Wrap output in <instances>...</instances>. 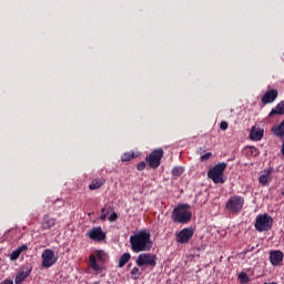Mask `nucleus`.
Wrapping results in <instances>:
<instances>
[{
  "instance_id": "f257e3e1",
  "label": "nucleus",
  "mask_w": 284,
  "mask_h": 284,
  "mask_svg": "<svg viewBox=\"0 0 284 284\" xmlns=\"http://www.w3.org/2000/svg\"><path fill=\"white\" fill-rule=\"evenodd\" d=\"M130 244L132 252L139 254V252H150L152 250V241L150 240V233L146 230L138 231L130 236Z\"/></svg>"
},
{
  "instance_id": "f03ea898",
  "label": "nucleus",
  "mask_w": 284,
  "mask_h": 284,
  "mask_svg": "<svg viewBox=\"0 0 284 284\" xmlns=\"http://www.w3.org/2000/svg\"><path fill=\"white\" fill-rule=\"evenodd\" d=\"M172 219L174 223H190L192 220V211H190V204H180L172 212Z\"/></svg>"
},
{
  "instance_id": "7ed1b4c3",
  "label": "nucleus",
  "mask_w": 284,
  "mask_h": 284,
  "mask_svg": "<svg viewBox=\"0 0 284 284\" xmlns=\"http://www.w3.org/2000/svg\"><path fill=\"white\" fill-rule=\"evenodd\" d=\"M227 168V163L221 162L216 164L214 168H212L207 172L209 179L213 181V183H225V178H223V172H225V169Z\"/></svg>"
},
{
  "instance_id": "20e7f679",
  "label": "nucleus",
  "mask_w": 284,
  "mask_h": 284,
  "mask_svg": "<svg viewBox=\"0 0 284 284\" xmlns=\"http://www.w3.org/2000/svg\"><path fill=\"white\" fill-rule=\"evenodd\" d=\"M274 224V219L270 216V214H260L255 220V230L257 232H270L272 230V225Z\"/></svg>"
},
{
  "instance_id": "39448f33",
  "label": "nucleus",
  "mask_w": 284,
  "mask_h": 284,
  "mask_svg": "<svg viewBox=\"0 0 284 284\" xmlns=\"http://www.w3.org/2000/svg\"><path fill=\"white\" fill-rule=\"evenodd\" d=\"M138 267H156V255L152 253H141L136 261H135Z\"/></svg>"
},
{
  "instance_id": "423d86ee",
  "label": "nucleus",
  "mask_w": 284,
  "mask_h": 284,
  "mask_svg": "<svg viewBox=\"0 0 284 284\" xmlns=\"http://www.w3.org/2000/svg\"><path fill=\"white\" fill-rule=\"evenodd\" d=\"M243 205H245V200L242 196L234 195L226 202V210L234 214H239V212L243 210Z\"/></svg>"
},
{
  "instance_id": "0eeeda50",
  "label": "nucleus",
  "mask_w": 284,
  "mask_h": 284,
  "mask_svg": "<svg viewBox=\"0 0 284 284\" xmlns=\"http://www.w3.org/2000/svg\"><path fill=\"white\" fill-rule=\"evenodd\" d=\"M42 258V267L45 270H49V267H52L59 261V257L54 254V251L52 248H47L42 252L41 255Z\"/></svg>"
},
{
  "instance_id": "6e6552de",
  "label": "nucleus",
  "mask_w": 284,
  "mask_h": 284,
  "mask_svg": "<svg viewBox=\"0 0 284 284\" xmlns=\"http://www.w3.org/2000/svg\"><path fill=\"white\" fill-rule=\"evenodd\" d=\"M101 261H105V252L103 251H98L95 255L91 254L89 256L90 267L93 272H101V265L99 264Z\"/></svg>"
},
{
  "instance_id": "1a4fd4ad",
  "label": "nucleus",
  "mask_w": 284,
  "mask_h": 284,
  "mask_svg": "<svg viewBox=\"0 0 284 284\" xmlns=\"http://www.w3.org/2000/svg\"><path fill=\"white\" fill-rule=\"evenodd\" d=\"M163 154L164 152L162 149H156L153 152H151L150 155L146 156L150 168L156 170V168L161 165V159H163Z\"/></svg>"
},
{
  "instance_id": "9d476101",
  "label": "nucleus",
  "mask_w": 284,
  "mask_h": 284,
  "mask_svg": "<svg viewBox=\"0 0 284 284\" xmlns=\"http://www.w3.org/2000/svg\"><path fill=\"white\" fill-rule=\"evenodd\" d=\"M192 236H194V230L192 229H183L176 234V243L181 245H185V243H190Z\"/></svg>"
},
{
  "instance_id": "9b49d317",
  "label": "nucleus",
  "mask_w": 284,
  "mask_h": 284,
  "mask_svg": "<svg viewBox=\"0 0 284 284\" xmlns=\"http://www.w3.org/2000/svg\"><path fill=\"white\" fill-rule=\"evenodd\" d=\"M87 235L91 241H104L105 240V233L101 229V226L91 229Z\"/></svg>"
},
{
  "instance_id": "f8f14e48",
  "label": "nucleus",
  "mask_w": 284,
  "mask_h": 284,
  "mask_svg": "<svg viewBox=\"0 0 284 284\" xmlns=\"http://www.w3.org/2000/svg\"><path fill=\"white\" fill-rule=\"evenodd\" d=\"M272 132L278 139L284 140V121H282L278 125L272 128ZM281 153L284 156V141L282 143Z\"/></svg>"
},
{
  "instance_id": "ddd939ff",
  "label": "nucleus",
  "mask_w": 284,
  "mask_h": 284,
  "mask_svg": "<svg viewBox=\"0 0 284 284\" xmlns=\"http://www.w3.org/2000/svg\"><path fill=\"white\" fill-rule=\"evenodd\" d=\"M278 97V91L276 89H272L267 91L263 97H262V103H274Z\"/></svg>"
},
{
  "instance_id": "4468645a",
  "label": "nucleus",
  "mask_w": 284,
  "mask_h": 284,
  "mask_svg": "<svg viewBox=\"0 0 284 284\" xmlns=\"http://www.w3.org/2000/svg\"><path fill=\"white\" fill-rule=\"evenodd\" d=\"M270 261L274 266L281 265L283 263V252L272 251L270 253Z\"/></svg>"
},
{
  "instance_id": "2eb2a0df",
  "label": "nucleus",
  "mask_w": 284,
  "mask_h": 284,
  "mask_svg": "<svg viewBox=\"0 0 284 284\" xmlns=\"http://www.w3.org/2000/svg\"><path fill=\"white\" fill-rule=\"evenodd\" d=\"M57 225V219L50 217V215H44L42 220V227L43 230H51Z\"/></svg>"
},
{
  "instance_id": "dca6fc26",
  "label": "nucleus",
  "mask_w": 284,
  "mask_h": 284,
  "mask_svg": "<svg viewBox=\"0 0 284 284\" xmlns=\"http://www.w3.org/2000/svg\"><path fill=\"white\" fill-rule=\"evenodd\" d=\"M272 181V170H265L258 178V183L261 185H268Z\"/></svg>"
},
{
  "instance_id": "f3484780",
  "label": "nucleus",
  "mask_w": 284,
  "mask_h": 284,
  "mask_svg": "<svg viewBox=\"0 0 284 284\" xmlns=\"http://www.w3.org/2000/svg\"><path fill=\"white\" fill-rule=\"evenodd\" d=\"M30 272H32V270L30 268H22L16 276L14 283L19 284L23 281H26V278H28V276H30Z\"/></svg>"
},
{
  "instance_id": "a211bd4d",
  "label": "nucleus",
  "mask_w": 284,
  "mask_h": 284,
  "mask_svg": "<svg viewBox=\"0 0 284 284\" xmlns=\"http://www.w3.org/2000/svg\"><path fill=\"white\" fill-rule=\"evenodd\" d=\"M250 139L251 141H261V139H263V130L253 126L250 133Z\"/></svg>"
},
{
  "instance_id": "6ab92c4d",
  "label": "nucleus",
  "mask_w": 284,
  "mask_h": 284,
  "mask_svg": "<svg viewBox=\"0 0 284 284\" xmlns=\"http://www.w3.org/2000/svg\"><path fill=\"white\" fill-rule=\"evenodd\" d=\"M103 185H105V179L97 178L89 184V190H99L100 187H103Z\"/></svg>"
},
{
  "instance_id": "aec40b11",
  "label": "nucleus",
  "mask_w": 284,
  "mask_h": 284,
  "mask_svg": "<svg viewBox=\"0 0 284 284\" xmlns=\"http://www.w3.org/2000/svg\"><path fill=\"white\" fill-rule=\"evenodd\" d=\"M130 253H123L119 258V267H124V265L130 261Z\"/></svg>"
},
{
  "instance_id": "412c9836",
  "label": "nucleus",
  "mask_w": 284,
  "mask_h": 284,
  "mask_svg": "<svg viewBox=\"0 0 284 284\" xmlns=\"http://www.w3.org/2000/svg\"><path fill=\"white\" fill-rule=\"evenodd\" d=\"M141 270H139V267H133L131 271V277L133 278V281H138V278L141 277Z\"/></svg>"
},
{
  "instance_id": "4be33fe9",
  "label": "nucleus",
  "mask_w": 284,
  "mask_h": 284,
  "mask_svg": "<svg viewBox=\"0 0 284 284\" xmlns=\"http://www.w3.org/2000/svg\"><path fill=\"white\" fill-rule=\"evenodd\" d=\"M239 280H240V283L242 284L250 283V275H247V273L245 272H241L239 274Z\"/></svg>"
},
{
  "instance_id": "5701e85b",
  "label": "nucleus",
  "mask_w": 284,
  "mask_h": 284,
  "mask_svg": "<svg viewBox=\"0 0 284 284\" xmlns=\"http://www.w3.org/2000/svg\"><path fill=\"white\" fill-rule=\"evenodd\" d=\"M111 210H112L111 207H103L101 210L100 221H105V219H108V214H110Z\"/></svg>"
},
{
  "instance_id": "b1692460",
  "label": "nucleus",
  "mask_w": 284,
  "mask_h": 284,
  "mask_svg": "<svg viewBox=\"0 0 284 284\" xmlns=\"http://www.w3.org/2000/svg\"><path fill=\"white\" fill-rule=\"evenodd\" d=\"M185 170L182 168V166H175L173 170H172V175L173 176H181V174H183Z\"/></svg>"
},
{
  "instance_id": "393cba45",
  "label": "nucleus",
  "mask_w": 284,
  "mask_h": 284,
  "mask_svg": "<svg viewBox=\"0 0 284 284\" xmlns=\"http://www.w3.org/2000/svg\"><path fill=\"white\" fill-rule=\"evenodd\" d=\"M132 159H134V153H124L121 156V161L125 162V161H132Z\"/></svg>"
},
{
  "instance_id": "a878e982",
  "label": "nucleus",
  "mask_w": 284,
  "mask_h": 284,
  "mask_svg": "<svg viewBox=\"0 0 284 284\" xmlns=\"http://www.w3.org/2000/svg\"><path fill=\"white\" fill-rule=\"evenodd\" d=\"M11 261H17V258H19V256H21V253L18 250H14L13 252H11V254L9 255Z\"/></svg>"
},
{
  "instance_id": "bb28decb",
  "label": "nucleus",
  "mask_w": 284,
  "mask_h": 284,
  "mask_svg": "<svg viewBox=\"0 0 284 284\" xmlns=\"http://www.w3.org/2000/svg\"><path fill=\"white\" fill-rule=\"evenodd\" d=\"M212 156V152H207L205 154H203L200 160L203 161H210V158Z\"/></svg>"
},
{
  "instance_id": "cd10ccee",
  "label": "nucleus",
  "mask_w": 284,
  "mask_h": 284,
  "mask_svg": "<svg viewBox=\"0 0 284 284\" xmlns=\"http://www.w3.org/2000/svg\"><path fill=\"white\" fill-rule=\"evenodd\" d=\"M116 219H119V215L116 213H111L109 216V221L110 223H114V221H116Z\"/></svg>"
},
{
  "instance_id": "c85d7f7f",
  "label": "nucleus",
  "mask_w": 284,
  "mask_h": 284,
  "mask_svg": "<svg viewBox=\"0 0 284 284\" xmlns=\"http://www.w3.org/2000/svg\"><path fill=\"white\" fill-rule=\"evenodd\" d=\"M138 170H139V172H143V170H145V162H140L138 164Z\"/></svg>"
},
{
  "instance_id": "c756f323",
  "label": "nucleus",
  "mask_w": 284,
  "mask_h": 284,
  "mask_svg": "<svg viewBox=\"0 0 284 284\" xmlns=\"http://www.w3.org/2000/svg\"><path fill=\"white\" fill-rule=\"evenodd\" d=\"M28 250V245L23 244L17 248V251L21 254V252H26Z\"/></svg>"
},
{
  "instance_id": "7c9ffc66",
  "label": "nucleus",
  "mask_w": 284,
  "mask_h": 284,
  "mask_svg": "<svg viewBox=\"0 0 284 284\" xmlns=\"http://www.w3.org/2000/svg\"><path fill=\"white\" fill-rule=\"evenodd\" d=\"M220 128H221V130H227V128H229L227 122H225V121L221 122Z\"/></svg>"
},
{
  "instance_id": "2f4dec72",
  "label": "nucleus",
  "mask_w": 284,
  "mask_h": 284,
  "mask_svg": "<svg viewBox=\"0 0 284 284\" xmlns=\"http://www.w3.org/2000/svg\"><path fill=\"white\" fill-rule=\"evenodd\" d=\"M1 284H14V282H12V280H4Z\"/></svg>"
}]
</instances>
